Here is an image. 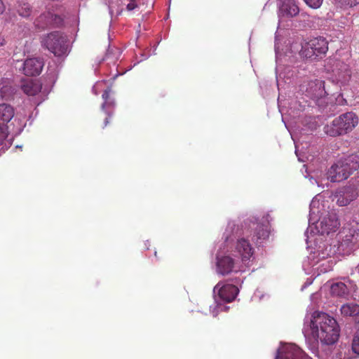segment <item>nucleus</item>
Returning <instances> with one entry per match:
<instances>
[{
    "mask_svg": "<svg viewBox=\"0 0 359 359\" xmlns=\"http://www.w3.org/2000/svg\"><path fill=\"white\" fill-rule=\"evenodd\" d=\"M311 328L323 345L333 346L339 337L340 328L337 320L325 313L313 314Z\"/></svg>",
    "mask_w": 359,
    "mask_h": 359,
    "instance_id": "nucleus-1",
    "label": "nucleus"
},
{
    "mask_svg": "<svg viewBox=\"0 0 359 359\" xmlns=\"http://www.w3.org/2000/svg\"><path fill=\"white\" fill-rule=\"evenodd\" d=\"M358 123V117L352 112L341 114L325 126L324 132L330 137H337L351 132Z\"/></svg>",
    "mask_w": 359,
    "mask_h": 359,
    "instance_id": "nucleus-2",
    "label": "nucleus"
},
{
    "mask_svg": "<svg viewBox=\"0 0 359 359\" xmlns=\"http://www.w3.org/2000/svg\"><path fill=\"white\" fill-rule=\"evenodd\" d=\"M358 168L359 155H349L330 168L327 172V180H347Z\"/></svg>",
    "mask_w": 359,
    "mask_h": 359,
    "instance_id": "nucleus-3",
    "label": "nucleus"
},
{
    "mask_svg": "<svg viewBox=\"0 0 359 359\" xmlns=\"http://www.w3.org/2000/svg\"><path fill=\"white\" fill-rule=\"evenodd\" d=\"M328 50V41L325 37L311 39L302 44L300 55L306 59L314 60L324 57Z\"/></svg>",
    "mask_w": 359,
    "mask_h": 359,
    "instance_id": "nucleus-4",
    "label": "nucleus"
},
{
    "mask_svg": "<svg viewBox=\"0 0 359 359\" xmlns=\"http://www.w3.org/2000/svg\"><path fill=\"white\" fill-rule=\"evenodd\" d=\"M42 45L56 56H61L67 50V39L59 32H53L46 36Z\"/></svg>",
    "mask_w": 359,
    "mask_h": 359,
    "instance_id": "nucleus-5",
    "label": "nucleus"
},
{
    "mask_svg": "<svg viewBox=\"0 0 359 359\" xmlns=\"http://www.w3.org/2000/svg\"><path fill=\"white\" fill-rule=\"evenodd\" d=\"M299 90L313 100L322 98L327 95L325 82L318 79L304 81L299 86Z\"/></svg>",
    "mask_w": 359,
    "mask_h": 359,
    "instance_id": "nucleus-6",
    "label": "nucleus"
},
{
    "mask_svg": "<svg viewBox=\"0 0 359 359\" xmlns=\"http://www.w3.org/2000/svg\"><path fill=\"white\" fill-rule=\"evenodd\" d=\"M275 359H312L299 347L289 344L278 350Z\"/></svg>",
    "mask_w": 359,
    "mask_h": 359,
    "instance_id": "nucleus-7",
    "label": "nucleus"
},
{
    "mask_svg": "<svg viewBox=\"0 0 359 359\" xmlns=\"http://www.w3.org/2000/svg\"><path fill=\"white\" fill-rule=\"evenodd\" d=\"M339 226L340 222L337 215L334 212H330L322 218L318 228L321 234H329L331 232H335Z\"/></svg>",
    "mask_w": 359,
    "mask_h": 359,
    "instance_id": "nucleus-8",
    "label": "nucleus"
},
{
    "mask_svg": "<svg viewBox=\"0 0 359 359\" xmlns=\"http://www.w3.org/2000/svg\"><path fill=\"white\" fill-rule=\"evenodd\" d=\"M43 61L39 57H30L25 60L19 71L27 76H35L40 74L43 67Z\"/></svg>",
    "mask_w": 359,
    "mask_h": 359,
    "instance_id": "nucleus-9",
    "label": "nucleus"
},
{
    "mask_svg": "<svg viewBox=\"0 0 359 359\" xmlns=\"http://www.w3.org/2000/svg\"><path fill=\"white\" fill-rule=\"evenodd\" d=\"M14 114V109L10 104H0V142L6 139L7 135L6 124L12 119Z\"/></svg>",
    "mask_w": 359,
    "mask_h": 359,
    "instance_id": "nucleus-10",
    "label": "nucleus"
},
{
    "mask_svg": "<svg viewBox=\"0 0 359 359\" xmlns=\"http://www.w3.org/2000/svg\"><path fill=\"white\" fill-rule=\"evenodd\" d=\"M214 292L217 293L221 300L225 302H231L236 297L238 288L232 284L222 285L219 282L215 286Z\"/></svg>",
    "mask_w": 359,
    "mask_h": 359,
    "instance_id": "nucleus-11",
    "label": "nucleus"
},
{
    "mask_svg": "<svg viewBox=\"0 0 359 359\" xmlns=\"http://www.w3.org/2000/svg\"><path fill=\"white\" fill-rule=\"evenodd\" d=\"M62 18L56 14L50 12H46L40 15L34 22L35 26L40 29H44L50 25L60 26L62 23Z\"/></svg>",
    "mask_w": 359,
    "mask_h": 359,
    "instance_id": "nucleus-12",
    "label": "nucleus"
},
{
    "mask_svg": "<svg viewBox=\"0 0 359 359\" xmlns=\"http://www.w3.org/2000/svg\"><path fill=\"white\" fill-rule=\"evenodd\" d=\"M358 195L357 189L353 186H347L339 189L334 198H337V203L340 206H346L355 200Z\"/></svg>",
    "mask_w": 359,
    "mask_h": 359,
    "instance_id": "nucleus-13",
    "label": "nucleus"
},
{
    "mask_svg": "<svg viewBox=\"0 0 359 359\" xmlns=\"http://www.w3.org/2000/svg\"><path fill=\"white\" fill-rule=\"evenodd\" d=\"M110 93L111 88H107L102 95L104 102L102 104L101 108L107 116L104 119L103 128L106 127L109 123V119L113 116L116 107L115 100L110 97Z\"/></svg>",
    "mask_w": 359,
    "mask_h": 359,
    "instance_id": "nucleus-14",
    "label": "nucleus"
},
{
    "mask_svg": "<svg viewBox=\"0 0 359 359\" xmlns=\"http://www.w3.org/2000/svg\"><path fill=\"white\" fill-rule=\"evenodd\" d=\"M299 13V6L294 0H285L279 6L278 17L292 18Z\"/></svg>",
    "mask_w": 359,
    "mask_h": 359,
    "instance_id": "nucleus-15",
    "label": "nucleus"
},
{
    "mask_svg": "<svg viewBox=\"0 0 359 359\" xmlns=\"http://www.w3.org/2000/svg\"><path fill=\"white\" fill-rule=\"evenodd\" d=\"M234 259L229 255L217 257L216 271L217 273L226 276L233 271Z\"/></svg>",
    "mask_w": 359,
    "mask_h": 359,
    "instance_id": "nucleus-16",
    "label": "nucleus"
},
{
    "mask_svg": "<svg viewBox=\"0 0 359 359\" xmlns=\"http://www.w3.org/2000/svg\"><path fill=\"white\" fill-rule=\"evenodd\" d=\"M236 250L243 263L248 262L253 255V249L249 241L245 238H241L238 241Z\"/></svg>",
    "mask_w": 359,
    "mask_h": 359,
    "instance_id": "nucleus-17",
    "label": "nucleus"
},
{
    "mask_svg": "<svg viewBox=\"0 0 359 359\" xmlns=\"http://www.w3.org/2000/svg\"><path fill=\"white\" fill-rule=\"evenodd\" d=\"M324 349L327 359H345L346 358V351H348V346L346 344H340L338 347L327 346Z\"/></svg>",
    "mask_w": 359,
    "mask_h": 359,
    "instance_id": "nucleus-18",
    "label": "nucleus"
},
{
    "mask_svg": "<svg viewBox=\"0 0 359 359\" xmlns=\"http://www.w3.org/2000/svg\"><path fill=\"white\" fill-rule=\"evenodd\" d=\"M341 313L344 317H350L355 322L359 323V304L348 302L343 304L340 309Z\"/></svg>",
    "mask_w": 359,
    "mask_h": 359,
    "instance_id": "nucleus-19",
    "label": "nucleus"
},
{
    "mask_svg": "<svg viewBox=\"0 0 359 359\" xmlns=\"http://www.w3.org/2000/svg\"><path fill=\"white\" fill-rule=\"evenodd\" d=\"M14 10L22 18H27L32 13V6L25 0H18L14 5Z\"/></svg>",
    "mask_w": 359,
    "mask_h": 359,
    "instance_id": "nucleus-20",
    "label": "nucleus"
},
{
    "mask_svg": "<svg viewBox=\"0 0 359 359\" xmlns=\"http://www.w3.org/2000/svg\"><path fill=\"white\" fill-rule=\"evenodd\" d=\"M22 89L28 95H35L41 91V86L36 81L29 80L22 85Z\"/></svg>",
    "mask_w": 359,
    "mask_h": 359,
    "instance_id": "nucleus-21",
    "label": "nucleus"
},
{
    "mask_svg": "<svg viewBox=\"0 0 359 359\" xmlns=\"http://www.w3.org/2000/svg\"><path fill=\"white\" fill-rule=\"evenodd\" d=\"M331 294L336 297H344L348 294V290L345 283L337 282L330 287Z\"/></svg>",
    "mask_w": 359,
    "mask_h": 359,
    "instance_id": "nucleus-22",
    "label": "nucleus"
},
{
    "mask_svg": "<svg viewBox=\"0 0 359 359\" xmlns=\"http://www.w3.org/2000/svg\"><path fill=\"white\" fill-rule=\"evenodd\" d=\"M252 225H256L254 235L252 237V239H255L257 241L262 239L264 240L269 237V231L266 226L255 223H253Z\"/></svg>",
    "mask_w": 359,
    "mask_h": 359,
    "instance_id": "nucleus-23",
    "label": "nucleus"
},
{
    "mask_svg": "<svg viewBox=\"0 0 359 359\" xmlns=\"http://www.w3.org/2000/svg\"><path fill=\"white\" fill-rule=\"evenodd\" d=\"M334 1L341 7H343V6L352 7V6H355L358 4H359V0H334Z\"/></svg>",
    "mask_w": 359,
    "mask_h": 359,
    "instance_id": "nucleus-24",
    "label": "nucleus"
},
{
    "mask_svg": "<svg viewBox=\"0 0 359 359\" xmlns=\"http://www.w3.org/2000/svg\"><path fill=\"white\" fill-rule=\"evenodd\" d=\"M117 50L116 48H111L110 46H109L106 54L104 57H102L100 60H99V64L102 62L103 61L108 60L111 58L112 55H114V51Z\"/></svg>",
    "mask_w": 359,
    "mask_h": 359,
    "instance_id": "nucleus-25",
    "label": "nucleus"
},
{
    "mask_svg": "<svg viewBox=\"0 0 359 359\" xmlns=\"http://www.w3.org/2000/svg\"><path fill=\"white\" fill-rule=\"evenodd\" d=\"M305 3L313 8H319L323 1V0H304Z\"/></svg>",
    "mask_w": 359,
    "mask_h": 359,
    "instance_id": "nucleus-26",
    "label": "nucleus"
},
{
    "mask_svg": "<svg viewBox=\"0 0 359 359\" xmlns=\"http://www.w3.org/2000/svg\"><path fill=\"white\" fill-rule=\"evenodd\" d=\"M137 6V4L136 3L135 0H130V1L127 4V10L128 11H133Z\"/></svg>",
    "mask_w": 359,
    "mask_h": 359,
    "instance_id": "nucleus-27",
    "label": "nucleus"
},
{
    "mask_svg": "<svg viewBox=\"0 0 359 359\" xmlns=\"http://www.w3.org/2000/svg\"><path fill=\"white\" fill-rule=\"evenodd\" d=\"M5 11V6L2 1V0H0V14H2Z\"/></svg>",
    "mask_w": 359,
    "mask_h": 359,
    "instance_id": "nucleus-28",
    "label": "nucleus"
},
{
    "mask_svg": "<svg viewBox=\"0 0 359 359\" xmlns=\"http://www.w3.org/2000/svg\"><path fill=\"white\" fill-rule=\"evenodd\" d=\"M5 43V40L0 36V46H4Z\"/></svg>",
    "mask_w": 359,
    "mask_h": 359,
    "instance_id": "nucleus-29",
    "label": "nucleus"
},
{
    "mask_svg": "<svg viewBox=\"0 0 359 359\" xmlns=\"http://www.w3.org/2000/svg\"><path fill=\"white\" fill-rule=\"evenodd\" d=\"M340 103H341V104H347V102H346V100L345 99H342V101H341V102H340Z\"/></svg>",
    "mask_w": 359,
    "mask_h": 359,
    "instance_id": "nucleus-30",
    "label": "nucleus"
},
{
    "mask_svg": "<svg viewBox=\"0 0 359 359\" xmlns=\"http://www.w3.org/2000/svg\"><path fill=\"white\" fill-rule=\"evenodd\" d=\"M303 168L304 169L305 172H306V173H307V172H308V168H307V167H306V165H303Z\"/></svg>",
    "mask_w": 359,
    "mask_h": 359,
    "instance_id": "nucleus-31",
    "label": "nucleus"
},
{
    "mask_svg": "<svg viewBox=\"0 0 359 359\" xmlns=\"http://www.w3.org/2000/svg\"><path fill=\"white\" fill-rule=\"evenodd\" d=\"M154 255L156 257H157V252L156 251L154 252Z\"/></svg>",
    "mask_w": 359,
    "mask_h": 359,
    "instance_id": "nucleus-32",
    "label": "nucleus"
},
{
    "mask_svg": "<svg viewBox=\"0 0 359 359\" xmlns=\"http://www.w3.org/2000/svg\"><path fill=\"white\" fill-rule=\"evenodd\" d=\"M310 177L309 175H304L305 178H307V177Z\"/></svg>",
    "mask_w": 359,
    "mask_h": 359,
    "instance_id": "nucleus-33",
    "label": "nucleus"
},
{
    "mask_svg": "<svg viewBox=\"0 0 359 359\" xmlns=\"http://www.w3.org/2000/svg\"><path fill=\"white\" fill-rule=\"evenodd\" d=\"M3 142H4V141H1V142H0V144H1L3 143Z\"/></svg>",
    "mask_w": 359,
    "mask_h": 359,
    "instance_id": "nucleus-34",
    "label": "nucleus"
}]
</instances>
